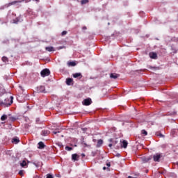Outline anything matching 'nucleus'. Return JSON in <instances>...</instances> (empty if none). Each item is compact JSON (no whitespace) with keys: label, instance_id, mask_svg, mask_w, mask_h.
<instances>
[{"label":"nucleus","instance_id":"1a4fd4ad","mask_svg":"<svg viewBox=\"0 0 178 178\" xmlns=\"http://www.w3.org/2000/svg\"><path fill=\"white\" fill-rule=\"evenodd\" d=\"M149 56L151 58V59H156V58H158V55L156 54V53H149Z\"/></svg>","mask_w":178,"mask_h":178},{"label":"nucleus","instance_id":"72a5a7b5","mask_svg":"<svg viewBox=\"0 0 178 178\" xmlns=\"http://www.w3.org/2000/svg\"><path fill=\"white\" fill-rule=\"evenodd\" d=\"M19 175H23V171L22 170L19 171Z\"/></svg>","mask_w":178,"mask_h":178},{"label":"nucleus","instance_id":"dca6fc26","mask_svg":"<svg viewBox=\"0 0 178 178\" xmlns=\"http://www.w3.org/2000/svg\"><path fill=\"white\" fill-rule=\"evenodd\" d=\"M73 77L74 79H77L78 77H81V73H75L73 74Z\"/></svg>","mask_w":178,"mask_h":178},{"label":"nucleus","instance_id":"393cba45","mask_svg":"<svg viewBox=\"0 0 178 178\" xmlns=\"http://www.w3.org/2000/svg\"><path fill=\"white\" fill-rule=\"evenodd\" d=\"M9 119H10V120H11V122H15V120H16V118H15L13 116H10Z\"/></svg>","mask_w":178,"mask_h":178},{"label":"nucleus","instance_id":"4be33fe9","mask_svg":"<svg viewBox=\"0 0 178 178\" xmlns=\"http://www.w3.org/2000/svg\"><path fill=\"white\" fill-rule=\"evenodd\" d=\"M81 5H86V3H88V0H81Z\"/></svg>","mask_w":178,"mask_h":178},{"label":"nucleus","instance_id":"49530a36","mask_svg":"<svg viewBox=\"0 0 178 178\" xmlns=\"http://www.w3.org/2000/svg\"><path fill=\"white\" fill-rule=\"evenodd\" d=\"M116 143H118V141H115V144H116Z\"/></svg>","mask_w":178,"mask_h":178},{"label":"nucleus","instance_id":"6ab92c4d","mask_svg":"<svg viewBox=\"0 0 178 178\" xmlns=\"http://www.w3.org/2000/svg\"><path fill=\"white\" fill-rule=\"evenodd\" d=\"M6 119H8V115H3L1 117V120L2 121H5Z\"/></svg>","mask_w":178,"mask_h":178},{"label":"nucleus","instance_id":"58836bf2","mask_svg":"<svg viewBox=\"0 0 178 178\" xmlns=\"http://www.w3.org/2000/svg\"><path fill=\"white\" fill-rule=\"evenodd\" d=\"M56 177H60V175H57Z\"/></svg>","mask_w":178,"mask_h":178},{"label":"nucleus","instance_id":"2eb2a0df","mask_svg":"<svg viewBox=\"0 0 178 178\" xmlns=\"http://www.w3.org/2000/svg\"><path fill=\"white\" fill-rule=\"evenodd\" d=\"M119 74H113V73H111V74H110V77H111V79H118V77H119Z\"/></svg>","mask_w":178,"mask_h":178},{"label":"nucleus","instance_id":"c85d7f7f","mask_svg":"<svg viewBox=\"0 0 178 178\" xmlns=\"http://www.w3.org/2000/svg\"><path fill=\"white\" fill-rule=\"evenodd\" d=\"M47 178H54V176H52V175H51V174H47Z\"/></svg>","mask_w":178,"mask_h":178},{"label":"nucleus","instance_id":"c9c22d12","mask_svg":"<svg viewBox=\"0 0 178 178\" xmlns=\"http://www.w3.org/2000/svg\"><path fill=\"white\" fill-rule=\"evenodd\" d=\"M82 29L86 30V29H87V26H83V27L82 28Z\"/></svg>","mask_w":178,"mask_h":178},{"label":"nucleus","instance_id":"37998d69","mask_svg":"<svg viewBox=\"0 0 178 178\" xmlns=\"http://www.w3.org/2000/svg\"><path fill=\"white\" fill-rule=\"evenodd\" d=\"M117 156H120V154H117Z\"/></svg>","mask_w":178,"mask_h":178},{"label":"nucleus","instance_id":"de8ad7c7","mask_svg":"<svg viewBox=\"0 0 178 178\" xmlns=\"http://www.w3.org/2000/svg\"><path fill=\"white\" fill-rule=\"evenodd\" d=\"M131 178H136V177H131Z\"/></svg>","mask_w":178,"mask_h":178},{"label":"nucleus","instance_id":"423d86ee","mask_svg":"<svg viewBox=\"0 0 178 178\" xmlns=\"http://www.w3.org/2000/svg\"><path fill=\"white\" fill-rule=\"evenodd\" d=\"M121 143V147L122 148H127V145H128V143H127V140H122V142H120Z\"/></svg>","mask_w":178,"mask_h":178},{"label":"nucleus","instance_id":"e433bc0d","mask_svg":"<svg viewBox=\"0 0 178 178\" xmlns=\"http://www.w3.org/2000/svg\"><path fill=\"white\" fill-rule=\"evenodd\" d=\"M112 145H113V144H112V143H110L109 145H108V147H110V148L112 147Z\"/></svg>","mask_w":178,"mask_h":178},{"label":"nucleus","instance_id":"f8f14e48","mask_svg":"<svg viewBox=\"0 0 178 178\" xmlns=\"http://www.w3.org/2000/svg\"><path fill=\"white\" fill-rule=\"evenodd\" d=\"M38 145V148H39V149H43V148H45V145L42 142H39Z\"/></svg>","mask_w":178,"mask_h":178},{"label":"nucleus","instance_id":"b1692460","mask_svg":"<svg viewBox=\"0 0 178 178\" xmlns=\"http://www.w3.org/2000/svg\"><path fill=\"white\" fill-rule=\"evenodd\" d=\"M73 149V147H69V146H66L65 147V150L66 151H72Z\"/></svg>","mask_w":178,"mask_h":178},{"label":"nucleus","instance_id":"9b49d317","mask_svg":"<svg viewBox=\"0 0 178 178\" xmlns=\"http://www.w3.org/2000/svg\"><path fill=\"white\" fill-rule=\"evenodd\" d=\"M11 143L14 144H19V143H20V140H19V138H13L11 140Z\"/></svg>","mask_w":178,"mask_h":178},{"label":"nucleus","instance_id":"f03ea898","mask_svg":"<svg viewBox=\"0 0 178 178\" xmlns=\"http://www.w3.org/2000/svg\"><path fill=\"white\" fill-rule=\"evenodd\" d=\"M49 74H51V71L47 68L44 69L40 72V76L42 77H47V76H49Z\"/></svg>","mask_w":178,"mask_h":178},{"label":"nucleus","instance_id":"a211bd4d","mask_svg":"<svg viewBox=\"0 0 178 178\" xmlns=\"http://www.w3.org/2000/svg\"><path fill=\"white\" fill-rule=\"evenodd\" d=\"M68 66H76V63L74 61H70L67 63Z\"/></svg>","mask_w":178,"mask_h":178},{"label":"nucleus","instance_id":"473e14b6","mask_svg":"<svg viewBox=\"0 0 178 178\" xmlns=\"http://www.w3.org/2000/svg\"><path fill=\"white\" fill-rule=\"evenodd\" d=\"M106 165L109 168L111 166V163H107Z\"/></svg>","mask_w":178,"mask_h":178},{"label":"nucleus","instance_id":"ddd939ff","mask_svg":"<svg viewBox=\"0 0 178 178\" xmlns=\"http://www.w3.org/2000/svg\"><path fill=\"white\" fill-rule=\"evenodd\" d=\"M46 51H48V52H54L55 51V49L54 47H45Z\"/></svg>","mask_w":178,"mask_h":178},{"label":"nucleus","instance_id":"f257e3e1","mask_svg":"<svg viewBox=\"0 0 178 178\" xmlns=\"http://www.w3.org/2000/svg\"><path fill=\"white\" fill-rule=\"evenodd\" d=\"M11 104H13V96H11L10 98L5 99L4 102H0V105L4 108L10 106Z\"/></svg>","mask_w":178,"mask_h":178},{"label":"nucleus","instance_id":"39448f33","mask_svg":"<svg viewBox=\"0 0 178 178\" xmlns=\"http://www.w3.org/2000/svg\"><path fill=\"white\" fill-rule=\"evenodd\" d=\"M153 159L154 162H159V159H161V155L159 154H156L153 156Z\"/></svg>","mask_w":178,"mask_h":178},{"label":"nucleus","instance_id":"79ce46f5","mask_svg":"<svg viewBox=\"0 0 178 178\" xmlns=\"http://www.w3.org/2000/svg\"><path fill=\"white\" fill-rule=\"evenodd\" d=\"M160 137H163V136L161 134H160Z\"/></svg>","mask_w":178,"mask_h":178},{"label":"nucleus","instance_id":"f704fd0d","mask_svg":"<svg viewBox=\"0 0 178 178\" xmlns=\"http://www.w3.org/2000/svg\"><path fill=\"white\" fill-rule=\"evenodd\" d=\"M40 122V118L36 119V122L38 123Z\"/></svg>","mask_w":178,"mask_h":178},{"label":"nucleus","instance_id":"aec40b11","mask_svg":"<svg viewBox=\"0 0 178 178\" xmlns=\"http://www.w3.org/2000/svg\"><path fill=\"white\" fill-rule=\"evenodd\" d=\"M26 165H27V163L24 160L20 163V166H22V168H24V166H26Z\"/></svg>","mask_w":178,"mask_h":178},{"label":"nucleus","instance_id":"cd10ccee","mask_svg":"<svg viewBox=\"0 0 178 178\" xmlns=\"http://www.w3.org/2000/svg\"><path fill=\"white\" fill-rule=\"evenodd\" d=\"M142 134L147 136L148 134V133L147 132V131H145V129L142 130Z\"/></svg>","mask_w":178,"mask_h":178},{"label":"nucleus","instance_id":"f3484780","mask_svg":"<svg viewBox=\"0 0 178 178\" xmlns=\"http://www.w3.org/2000/svg\"><path fill=\"white\" fill-rule=\"evenodd\" d=\"M103 143H104V140H102L101 139L97 141V147H101Z\"/></svg>","mask_w":178,"mask_h":178},{"label":"nucleus","instance_id":"5701e85b","mask_svg":"<svg viewBox=\"0 0 178 178\" xmlns=\"http://www.w3.org/2000/svg\"><path fill=\"white\" fill-rule=\"evenodd\" d=\"M12 16H16V15H15V14L13 13H12V11H9V13L8 14V17H10Z\"/></svg>","mask_w":178,"mask_h":178},{"label":"nucleus","instance_id":"2f4dec72","mask_svg":"<svg viewBox=\"0 0 178 178\" xmlns=\"http://www.w3.org/2000/svg\"><path fill=\"white\" fill-rule=\"evenodd\" d=\"M81 130H82V131H83V133H86L87 128H82Z\"/></svg>","mask_w":178,"mask_h":178},{"label":"nucleus","instance_id":"4468645a","mask_svg":"<svg viewBox=\"0 0 178 178\" xmlns=\"http://www.w3.org/2000/svg\"><path fill=\"white\" fill-rule=\"evenodd\" d=\"M73 82V79L71 78H67L66 79V84L67 86H70V84H72V83Z\"/></svg>","mask_w":178,"mask_h":178},{"label":"nucleus","instance_id":"7c9ffc66","mask_svg":"<svg viewBox=\"0 0 178 178\" xmlns=\"http://www.w3.org/2000/svg\"><path fill=\"white\" fill-rule=\"evenodd\" d=\"M29 15H33V11L31 10H28Z\"/></svg>","mask_w":178,"mask_h":178},{"label":"nucleus","instance_id":"0eeeda50","mask_svg":"<svg viewBox=\"0 0 178 178\" xmlns=\"http://www.w3.org/2000/svg\"><path fill=\"white\" fill-rule=\"evenodd\" d=\"M19 2H22L20 1H14L12 2L8 3L6 4L7 8H9V6H12V5H16V3H19Z\"/></svg>","mask_w":178,"mask_h":178},{"label":"nucleus","instance_id":"a878e982","mask_svg":"<svg viewBox=\"0 0 178 178\" xmlns=\"http://www.w3.org/2000/svg\"><path fill=\"white\" fill-rule=\"evenodd\" d=\"M1 60H3V62H5L6 63V62H8V58L7 57H2Z\"/></svg>","mask_w":178,"mask_h":178},{"label":"nucleus","instance_id":"412c9836","mask_svg":"<svg viewBox=\"0 0 178 178\" xmlns=\"http://www.w3.org/2000/svg\"><path fill=\"white\" fill-rule=\"evenodd\" d=\"M41 134H42V136H47L48 134V131L43 130V131H42Z\"/></svg>","mask_w":178,"mask_h":178},{"label":"nucleus","instance_id":"ea45409f","mask_svg":"<svg viewBox=\"0 0 178 178\" xmlns=\"http://www.w3.org/2000/svg\"><path fill=\"white\" fill-rule=\"evenodd\" d=\"M103 170H106V167H104V168H103Z\"/></svg>","mask_w":178,"mask_h":178},{"label":"nucleus","instance_id":"a19ab883","mask_svg":"<svg viewBox=\"0 0 178 178\" xmlns=\"http://www.w3.org/2000/svg\"><path fill=\"white\" fill-rule=\"evenodd\" d=\"M63 47H59V49H62Z\"/></svg>","mask_w":178,"mask_h":178},{"label":"nucleus","instance_id":"9d476101","mask_svg":"<svg viewBox=\"0 0 178 178\" xmlns=\"http://www.w3.org/2000/svg\"><path fill=\"white\" fill-rule=\"evenodd\" d=\"M23 19L20 17H17L15 19L13 20V23L17 24V23H20Z\"/></svg>","mask_w":178,"mask_h":178},{"label":"nucleus","instance_id":"c756f323","mask_svg":"<svg viewBox=\"0 0 178 178\" xmlns=\"http://www.w3.org/2000/svg\"><path fill=\"white\" fill-rule=\"evenodd\" d=\"M61 34H62V35H66V34H67V31H64L62 32Z\"/></svg>","mask_w":178,"mask_h":178},{"label":"nucleus","instance_id":"bb28decb","mask_svg":"<svg viewBox=\"0 0 178 178\" xmlns=\"http://www.w3.org/2000/svg\"><path fill=\"white\" fill-rule=\"evenodd\" d=\"M58 133H60V130L56 129V131H53V134H58Z\"/></svg>","mask_w":178,"mask_h":178},{"label":"nucleus","instance_id":"4c0bfd02","mask_svg":"<svg viewBox=\"0 0 178 178\" xmlns=\"http://www.w3.org/2000/svg\"><path fill=\"white\" fill-rule=\"evenodd\" d=\"M81 156L84 157V156H86V154H81Z\"/></svg>","mask_w":178,"mask_h":178},{"label":"nucleus","instance_id":"7ed1b4c3","mask_svg":"<svg viewBox=\"0 0 178 178\" xmlns=\"http://www.w3.org/2000/svg\"><path fill=\"white\" fill-rule=\"evenodd\" d=\"M37 91H38V92H44V94L47 92L45 90V86H40L38 87Z\"/></svg>","mask_w":178,"mask_h":178},{"label":"nucleus","instance_id":"20e7f679","mask_svg":"<svg viewBox=\"0 0 178 178\" xmlns=\"http://www.w3.org/2000/svg\"><path fill=\"white\" fill-rule=\"evenodd\" d=\"M92 102L91 101V99H85L83 102H82L83 105H85L86 106H88V105H91V103Z\"/></svg>","mask_w":178,"mask_h":178},{"label":"nucleus","instance_id":"c03bdc74","mask_svg":"<svg viewBox=\"0 0 178 178\" xmlns=\"http://www.w3.org/2000/svg\"><path fill=\"white\" fill-rule=\"evenodd\" d=\"M109 141H110V142H112V139H110Z\"/></svg>","mask_w":178,"mask_h":178},{"label":"nucleus","instance_id":"a18cd8bd","mask_svg":"<svg viewBox=\"0 0 178 178\" xmlns=\"http://www.w3.org/2000/svg\"><path fill=\"white\" fill-rule=\"evenodd\" d=\"M128 178H131V176H129Z\"/></svg>","mask_w":178,"mask_h":178},{"label":"nucleus","instance_id":"6e6552de","mask_svg":"<svg viewBox=\"0 0 178 178\" xmlns=\"http://www.w3.org/2000/svg\"><path fill=\"white\" fill-rule=\"evenodd\" d=\"M79 158H80V156L79 155H77V154H74L72 155V159L74 162H75V161H79Z\"/></svg>","mask_w":178,"mask_h":178}]
</instances>
